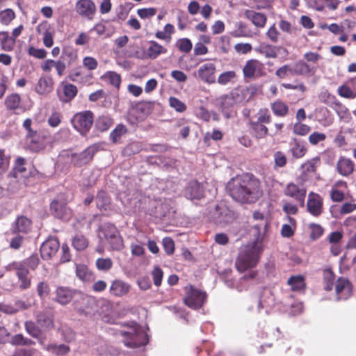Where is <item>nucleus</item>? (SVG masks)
<instances>
[{"label":"nucleus","mask_w":356,"mask_h":356,"mask_svg":"<svg viewBox=\"0 0 356 356\" xmlns=\"http://www.w3.org/2000/svg\"><path fill=\"white\" fill-rule=\"evenodd\" d=\"M227 188L232 198L241 204L255 203L263 194L259 179L248 173L232 178Z\"/></svg>","instance_id":"1"},{"label":"nucleus","mask_w":356,"mask_h":356,"mask_svg":"<svg viewBox=\"0 0 356 356\" xmlns=\"http://www.w3.org/2000/svg\"><path fill=\"white\" fill-rule=\"evenodd\" d=\"M252 230L255 236L254 240L241 247L236 260V268L241 273L257 265L263 250L264 232L261 231V226L255 225L252 227Z\"/></svg>","instance_id":"2"},{"label":"nucleus","mask_w":356,"mask_h":356,"mask_svg":"<svg viewBox=\"0 0 356 356\" xmlns=\"http://www.w3.org/2000/svg\"><path fill=\"white\" fill-rule=\"evenodd\" d=\"M40 263L37 254H33L28 258L20 261H13L6 266L7 271H15L19 282V287L26 290L31 287L32 276L31 270H35Z\"/></svg>","instance_id":"3"},{"label":"nucleus","mask_w":356,"mask_h":356,"mask_svg":"<svg viewBox=\"0 0 356 356\" xmlns=\"http://www.w3.org/2000/svg\"><path fill=\"white\" fill-rule=\"evenodd\" d=\"M97 152V148L95 145L88 147L79 153L71 150H63L59 154V159L64 164L72 165L74 168H81L88 164L93 159Z\"/></svg>","instance_id":"4"},{"label":"nucleus","mask_w":356,"mask_h":356,"mask_svg":"<svg viewBox=\"0 0 356 356\" xmlns=\"http://www.w3.org/2000/svg\"><path fill=\"white\" fill-rule=\"evenodd\" d=\"M26 130L25 140L29 148L33 152H40L46 147L48 136L43 130H36L32 128V120L26 118L22 124Z\"/></svg>","instance_id":"5"},{"label":"nucleus","mask_w":356,"mask_h":356,"mask_svg":"<svg viewBox=\"0 0 356 356\" xmlns=\"http://www.w3.org/2000/svg\"><path fill=\"white\" fill-rule=\"evenodd\" d=\"M98 236L101 240L105 239L114 250H120L123 248V240L115 225L107 222L99 228Z\"/></svg>","instance_id":"6"},{"label":"nucleus","mask_w":356,"mask_h":356,"mask_svg":"<svg viewBox=\"0 0 356 356\" xmlns=\"http://www.w3.org/2000/svg\"><path fill=\"white\" fill-rule=\"evenodd\" d=\"M121 334L124 337L123 343L127 348H136L148 343L147 335L138 324L132 326L129 332H122Z\"/></svg>","instance_id":"7"},{"label":"nucleus","mask_w":356,"mask_h":356,"mask_svg":"<svg viewBox=\"0 0 356 356\" xmlns=\"http://www.w3.org/2000/svg\"><path fill=\"white\" fill-rule=\"evenodd\" d=\"M184 304L193 309H200L207 302V294L191 284L184 287Z\"/></svg>","instance_id":"8"},{"label":"nucleus","mask_w":356,"mask_h":356,"mask_svg":"<svg viewBox=\"0 0 356 356\" xmlns=\"http://www.w3.org/2000/svg\"><path fill=\"white\" fill-rule=\"evenodd\" d=\"M216 102L223 115L229 118L236 113V107L241 102V99L236 92H232L229 94L220 96L217 99Z\"/></svg>","instance_id":"9"},{"label":"nucleus","mask_w":356,"mask_h":356,"mask_svg":"<svg viewBox=\"0 0 356 356\" xmlns=\"http://www.w3.org/2000/svg\"><path fill=\"white\" fill-rule=\"evenodd\" d=\"M94 115L90 111H84L74 115L71 120L73 127L82 136L86 135L92 127Z\"/></svg>","instance_id":"10"},{"label":"nucleus","mask_w":356,"mask_h":356,"mask_svg":"<svg viewBox=\"0 0 356 356\" xmlns=\"http://www.w3.org/2000/svg\"><path fill=\"white\" fill-rule=\"evenodd\" d=\"M283 193L285 196L292 199L299 206L304 207L307 189L303 184L289 182L284 188Z\"/></svg>","instance_id":"11"},{"label":"nucleus","mask_w":356,"mask_h":356,"mask_svg":"<svg viewBox=\"0 0 356 356\" xmlns=\"http://www.w3.org/2000/svg\"><path fill=\"white\" fill-rule=\"evenodd\" d=\"M243 74L248 79L261 77L266 74L264 64L257 59L248 60L243 67Z\"/></svg>","instance_id":"12"},{"label":"nucleus","mask_w":356,"mask_h":356,"mask_svg":"<svg viewBox=\"0 0 356 356\" xmlns=\"http://www.w3.org/2000/svg\"><path fill=\"white\" fill-rule=\"evenodd\" d=\"M212 217L216 224L221 225L229 224L236 218L235 213L223 204L216 206Z\"/></svg>","instance_id":"13"},{"label":"nucleus","mask_w":356,"mask_h":356,"mask_svg":"<svg viewBox=\"0 0 356 356\" xmlns=\"http://www.w3.org/2000/svg\"><path fill=\"white\" fill-rule=\"evenodd\" d=\"M77 291L69 286H58L54 291V301L60 305L69 304L76 294Z\"/></svg>","instance_id":"14"},{"label":"nucleus","mask_w":356,"mask_h":356,"mask_svg":"<svg viewBox=\"0 0 356 356\" xmlns=\"http://www.w3.org/2000/svg\"><path fill=\"white\" fill-rule=\"evenodd\" d=\"M307 209L313 216H320L323 211V197L318 193L310 192L308 195Z\"/></svg>","instance_id":"15"},{"label":"nucleus","mask_w":356,"mask_h":356,"mask_svg":"<svg viewBox=\"0 0 356 356\" xmlns=\"http://www.w3.org/2000/svg\"><path fill=\"white\" fill-rule=\"evenodd\" d=\"M60 243L56 237L48 238L40 246V255L44 260L51 259L57 253Z\"/></svg>","instance_id":"16"},{"label":"nucleus","mask_w":356,"mask_h":356,"mask_svg":"<svg viewBox=\"0 0 356 356\" xmlns=\"http://www.w3.org/2000/svg\"><path fill=\"white\" fill-rule=\"evenodd\" d=\"M337 94L342 98L354 99L356 98V76L351 77L337 88Z\"/></svg>","instance_id":"17"},{"label":"nucleus","mask_w":356,"mask_h":356,"mask_svg":"<svg viewBox=\"0 0 356 356\" xmlns=\"http://www.w3.org/2000/svg\"><path fill=\"white\" fill-rule=\"evenodd\" d=\"M353 286L350 282L343 277L337 280L335 291L339 300H346L352 294Z\"/></svg>","instance_id":"18"},{"label":"nucleus","mask_w":356,"mask_h":356,"mask_svg":"<svg viewBox=\"0 0 356 356\" xmlns=\"http://www.w3.org/2000/svg\"><path fill=\"white\" fill-rule=\"evenodd\" d=\"M35 319L38 325L46 331L54 328V315L50 311L39 312L35 316Z\"/></svg>","instance_id":"19"},{"label":"nucleus","mask_w":356,"mask_h":356,"mask_svg":"<svg viewBox=\"0 0 356 356\" xmlns=\"http://www.w3.org/2000/svg\"><path fill=\"white\" fill-rule=\"evenodd\" d=\"M215 72L216 65L211 63L201 65L197 70L198 77L209 84L213 83L216 81Z\"/></svg>","instance_id":"20"},{"label":"nucleus","mask_w":356,"mask_h":356,"mask_svg":"<svg viewBox=\"0 0 356 356\" xmlns=\"http://www.w3.org/2000/svg\"><path fill=\"white\" fill-rule=\"evenodd\" d=\"M54 81L50 76H42L38 81L35 91L41 95H47L49 94L54 89Z\"/></svg>","instance_id":"21"},{"label":"nucleus","mask_w":356,"mask_h":356,"mask_svg":"<svg viewBox=\"0 0 356 356\" xmlns=\"http://www.w3.org/2000/svg\"><path fill=\"white\" fill-rule=\"evenodd\" d=\"M58 96L59 99L64 103L71 102L77 95L78 89L76 86L68 83H62V90H58Z\"/></svg>","instance_id":"22"},{"label":"nucleus","mask_w":356,"mask_h":356,"mask_svg":"<svg viewBox=\"0 0 356 356\" xmlns=\"http://www.w3.org/2000/svg\"><path fill=\"white\" fill-rule=\"evenodd\" d=\"M337 171L343 177L350 176L354 171L355 163L349 158L345 156H340L337 163Z\"/></svg>","instance_id":"23"},{"label":"nucleus","mask_w":356,"mask_h":356,"mask_svg":"<svg viewBox=\"0 0 356 356\" xmlns=\"http://www.w3.org/2000/svg\"><path fill=\"white\" fill-rule=\"evenodd\" d=\"M307 151V147L304 141L298 138L292 139L289 152L293 159H300L303 158L306 155Z\"/></svg>","instance_id":"24"},{"label":"nucleus","mask_w":356,"mask_h":356,"mask_svg":"<svg viewBox=\"0 0 356 356\" xmlns=\"http://www.w3.org/2000/svg\"><path fill=\"white\" fill-rule=\"evenodd\" d=\"M320 163L321 159L319 156H315L312 159L306 161L300 167L302 170L301 176L304 179H307L312 174L316 173Z\"/></svg>","instance_id":"25"},{"label":"nucleus","mask_w":356,"mask_h":356,"mask_svg":"<svg viewBox=\"0 0 356 356\" xmlns=\"http://www.w3.org/2000/svg\"><path fill=\"white\" fill-rule=\"evenodd\" d=\"M76 10L82 17L91 19L95 13L96 8L93 1H77Z\"/></svg>","instance_id":"26"},{"label":"nucleus","mask_w":356,"mask_h":356,"mask_svg":"<svg viewBox=\"0 0 356 356\" xmlns=\"http://www.w3.org/2000/svg\"><path fill=\"white\" fill-rule=\"evenodd\" d=\"M316 118L323 127H329L334 122V117L330 111L326 107H321L316 110Z\"/></svg>","instance_id":"27"},{"label":"nucleus","mask_w":356,"mask_h":356,"mask_svg":"<svg viewBox=\"0 0 356 356\" xmlns=\"http://www.w3.org/2000/svg\"><path fill=\"white\" fill-rule=\"evenodd\" d=\"M280 47L266 42H261L255 48V51L264 56L266 58H276Z\"/></svg>","instance_id":"28"},{"label":"nucleus","mask_w":356,"mask_h":356,"mask_svg":"<svg viewBox=\"0 0 356 356\" xmlns=\"http://www.w3.org/2000/svg\"><path fill=\"white\" fill-rule=\"evenodd\" d=\"M32 227V221L24 216H19L17 218L13 227V233H28Z\"/></svg>","instance_id":"29"},{"label":"nucleus","mask_w":356,"mask_h":356,"mask_svg":"<svg viewBox=\"0 0 356 356\" xmlns=\"http://www.w3.org/2000/svg\"><path fill=\"white\" fill-rule=\"evenodd\" d=\"M185 196L190 200H200L203 197V188L197 181L189 183L185 190Z\"/></svg>","instance_id":"30"},{"label":"nucleus","mask_w":356,"mask_h":356,"mask_svg":"<svg viewBox=\"0 0 356 356\" xmlns=\"http://www.w3.org/2000/svg\"><path fill=\"white\" fill-rule=\"evenodd\" d=\"M130 290V286L120 280H114L110 287V293L116 297L126 295Z\"/></svg>","instance_id":"31"},{"label":"nucleus","mask_w":356,"mask_h":356,"mask_svg":"<svg viewBox=\"0 0 356 356\" xmlns=\"http://www.w3.org/2000/svg\"><path fill=\"white\" fill-rule=\"evenodd\" d=\"M332 108L335 111L340 120L344 122H350L352 117L349 109L346 105L339 100H335L333 102Z\"/></svg>","instance_id":"32"},{"label":"nucleus","mask_w":356,"mask_h":356,"mask_svg":"<svg viewBox=\"0 0 356 356\" xmlns=\"http://www.w3.org/2000/svg\"><path fill=\"white\" fill-rule=\"evenodd\" d=\"M270 108L273 114L277 117L284 118L289 113L288 104L281 99H277L271 103Z\"/></svg>","instance_id":"33"},{"label":"nucleus","mask_w":356,"mask_h":356,"mask_svg":"<svg viewBox=\"0 0 356 356\" xmlns=\"http://www.w3.org/2000/svg\"><path fill=\"white\" fill-rule=\"evenodd\" d=\"M245 16L257 27H264L266 25L267 18L264 14L252 10H245Z\"/></svg>","instance_id":"34"},{"label":"nucleus","mask_w":356,"mask_h":356,"mask_svg":"<svg viewBox=\"0 0 356 356\" xmlns=\"http://www.w3.org/2000/svg\"><path fill=\"white\" fill-rule=\"evenodd\" d=\"M149 46L147 49V54L148 58L151 59H155L161 54H165L167 52V49L164 47L154 40L149 41Z\"/></svg>","instance_id":"35"},{"label":"nucleus","mask_w":356,"mask_h":356,"mask_svg":"<svg viewBox=\"0 0 356 356\" xmlns=\"http://www.w3.org/2000/svg\"><path fill=\"white\" fill-rule=\"evenodd\" d=\"M50 210L58 218H63L67 213L66 204L58 200H53L50 204Z\"/></svg>","instance_id":"36"},{"label":"nucleus","mask_w":356,"mask_h":356,"mask_svg":"<svg viewBox=\"0 0 356 356\" xmlns=\"http://www.w3.org/2000/svg\"><path fill=\"white\" fill-rule=\"evenodd\" d=\"M293 72L296 75L312 76L316 72V68L310 67L303 60H299L296 63V68L293 69Z\"/></svg>","instance_id":"37"},{"label":"nucleus","mask_w":356,"mask_h":356,"mask_svg":"<svg viewBox=\"0 0 356 356\" xmlns=\"http://www.w3.org/2000/svg\"><path fill=\"white\" fill-rule=\"evenodd\" d=\"M21 102V96L18 93L14 92L6 97L4 104L7 110L15 111L20 108Z\"/></svg>","instance_id":"38"},{"label":"nucleus","mask_w":356,"mask_h":356,"mask_svg":"<svg viewBox=\"0 0 356 356\" xmlns=\"http://www.w3.org/2000/svg\"><path fill=\"white\" fill-rule=\"evenodd\" d=\"M0 45L4 51H12L15 45L14 38L9 35L8 31L0 32Z\"/></svg>","instance_id":"39"},{"label":"nucleus","mask_w":356,"mask_h":356,"mask_svg":"<svg viewBox=\"0 0 356 356\" xmlns=\"http://www.w3.org/2000/svg\"><path fill=\"white\" fill-rule=\"evenodd\" d=\"M111 204L110 197L104 191H100L97 193L96 197V205L100 211H107L109 209Z\"/></svg>","instance_id":"40"},{"label":"nucleus","mask_w":356,"mask_h":356,"mask_svg":"<svg viewBox=\"0 0 356 356\" xmlns=\"http://www.w3.org/2000/svg\"><path fill=\"white\" fill-rule=\"evenodd\" d=\"M250 128L253 136L257 139L264 138L268 135V129L264 124L250 122Z\"/></svg>","instance_id":"41"},{"label":"nucleus","mask_w":356,"mask_h":356,"mask_svg":"<svg viewBox=\"0 0 356 356\" xmlns=\"http://www.w3.org/2000/svg\"><path fill=\"white\" fill-rule=\"evenodd\" d=\"M44 350L56 356H60L68 353L70 348L65 344L56 345L55 343H49L44 347Z\"/></svg>","instance_id":"42"},{"label":"nucleus","mask_w":356,"mask_h":356,"mask_svg":"<svg viewBox=\"0 0 356 356\" xmlns=\"http://www.w3.org/2000/svg\"><path fill=\"white\" fill-rule=\"evenodd\" d=\"M287 284L293 291H301L305 289V280L301 275L291 276L289 278Z\"/></svg>","instance_id":"43"},{"label":"nucleus","mask_w":356,"mask_h":356,"mask_svg":"<svg viewBox=\"0 0 356 356\" xmlns=\"http://www.w3.org/2000/svg\"><path fill=\"white\" fill-rule=\"evenodd\" d=\"M335 275L331 268L324 269L323 271V280L324 284V289L330 291L333 289L334 280Z\"/></svg>","instance_id":"44"},{"label":"nucleus","mask_w":356,"mask_h":356,"mask_svg":"<svg viewBox=\"0 0 356 356\" xmlns=\"http://www.w3.org/2000/svg\"><path fill=\"white\" fill-rule=\"evenodd\" d=\"M289 224H284L281 229V234L283 237L290 238L293 236L296 227V220L294 218L288 216Z\"/></svg>","instance_id":"45"},{"label":"nucleus","mask_w":356,"mask_h":356,"mask_svg":"<svg viewBox=\"0 0 356 356\" xmlns=\"http://www.w3.org/2000/svg\"><path fill=\"white\" fill-rule=\"evenodd\" d=\"M10 343L13 346H31L35 344V342L29 338L25 337L22 334H17L11 337Z\"/></svg>","instance_id":"46"},{"label":"nucleus","mask_w":356,"mask_h":356,"mask_svg":"<svg viewBox=\"0 0 356 356\" xmlns=\"http://www.w3.org/2000/svg\"><path fill=\"white\" fill-rule=\"evenodd\" d=\"M62 57L67 63L68 66L74 65L78 61V54L76 50L72 48H65L62 52Z\"/></svg>","instance_id":"47"},{"label":"nucleus","mask_w":356,"mask_h":356,"mask_svg":"<svg viewBox=\"0 0 356 356\" xmlns=\"http://www.w3.org/2000/svg\"><path fill=\"white\" fill-rule=\"evenodd\" d=\"M24 328L26 332L32 337L39 339L42 335V330L35 322L29 321L24 323Z\"/></svg>","instance_id":"48"},{"label":"nucleus","mask_w":356,"mask_h":356,"mask_svg":"<svg viewBox=\"0 0 356 356\" xmlns=\"http://www.w3.org/2000/svg\"><path fill=\"white\" fill-rule=\"evenodd\" d=\"M113 122L109 115H101L97 119L95 126L99 131H105L112 126Z\"/></svg>","instance_id":"49"},{"label":"nucleus","mask_w":356,"mask_h":356,"mask_svg":"<svg viewBox=\"0 0 356 356\" xmlns=\"http://www.w3.org/2000/svg\"><path fill=\"white\" fill-rule=\"evenodd\" d=\"M76 275L83 282L89 281L91 279L92 273L84 264H77L76 266Z\"/></svg>","instance_id":"50"},{"label":"nucleus","mask_w":356,"mask_h":356,"mask_svg":"<svg viewBox=\"0 0 356 356\" xmlns=\"http://www.w3.org/2000/svg\"><path fill=\"white\" fill-rule=\"evenodd\" d=\"M127 128L122 124H118L110 134V138L113 143L119 142L122 136L127 133Z\"/></svg>","instance_id":"51"},{"label":"nucleus","mask_w":356,"mask_h":356,"mask_svg":"<svg viewBox=\"0 0 356 356\" xmlns=\"http://www.w3.org/2000/svg\"><path fill=\"white\" fill-rule=\"evenodd\" d=\"M274 169L282 168L287 164V157L284 152L279 150L273 154Z\"/></svg>","instance_id":"52"},{"label":"nucleus","mask_w":356,"mask_h":356,"mask_svg":"<svg viewBox=\"0 0 356 356\" xmlns=\"http://www.w3.org/2000/svg\"><path fill=\"white\" fill-rule=\"evenodd\" d=\"M72 245L76 250L82 251L88 247V241L84 236L76 234L72 240Z\"/></svg>","instance_id":"53"},{"label":"nucleus","mask_w":356,"mask_h":356,"mask_svg":"<svg viewBox=\"0 0 356 356\" xmlns=\"http://www.w3.org/2000/svg\"><path fill=\"white\" fill-rule=\"evenodd\" d=\"M309 228L310 229L309 238L312 241L318 239L324 233L323 227L319 224L310 223Z\"/></svg>","instance_id":"54"},{"label":"nucleus","mask_w":356,"mask_h":356,"mask_svg":"<svg viewBox=\"0 0 356 356\" xmlns=\"http://www.w3.org/2000/svg\"><path fill=\"white\" fill-rule=\"evenodd\" d=\"M293 75H294L293 68L288 64L281 66L275 72V76L281 79H286Z\"/></svg>","instance_id":"55"},{"label":"nucleus","mask_w":356,"mask_h":356,"mask_svg":"<svg viewBox=\"0 0 356 356\" xmlns=\"http://www.w3.org/2000/svg\"><path fill=\"white\" fill-rule=\"evenodd\" d=\"M211 115L213 116V119L214 120H218V116L217 113H213L212 114L203 106H201L199 107L197 113V117L200 119L205 121L209 122L211 118Z\"/></svg>","instance_id":"56"},{"label":"nucleus","mask_w":356,"mask_h":356,"mask_svg":"<svg viewBox=\"0 0 356 356\" xmlns=\"http://www.w3.org/2000/svg\"><path fill=\"white\" fill-rule=\"evenodd\" d=\"M311 131V127L301 123V122H298L294 124L293 127V133L296 135L305 136L307 135Z\"/></svg>","instance_id":"57"},{"label":"nucleus","mask_w":356,"mask_h":356,"mask_svg":"<svg viewBox=\"0 0 356 356\" xmlns=\"http://www.w3.org/2000/svg\"><path fill=\"white\" fill-rule=\"evenodd\" d=\"M15 14L12 9L7 8L0 12V23L8 25L15 19Z\"/></svg>","instance_id":"58"},{"label":"nucleus","mask_w":356,"mask_h":356,"mask_svg":"<svg viewBox=\"0 0 356 356\" xmlns=\"http://www.w3.org/2000/svg\"><path fill=\"white\" fill-rule=\"evenodd\" d=\"M95 264L98 270L104 271L109 270L113 267V261L110 258H99Z\"/></svg>","instance_id":"59"},{"label":"nucleus","mask_w":356,"mask_h":356,"mask_svg":"<svg viewBox=\"0 0 356 356\" xmlns=\"http://www.w3.org/2000/svg\"><path fill=\"white\" fill-rule=\"evenodd\" d=\"M169 104L170 107L173 108L177 112L179 113H183L186 111L187 108L183 102L175 97H170L169 98Z\"/></svg>","instance_id":"60"},{"label":"nucleus","mask_w":356,"mask_h":356,"mask_svg":"<svg viewBox=\"0 0 356 356\" xmlns=\"http://www.w3.org/2000/svg\"><path fill=\"white\" fill-rule=\"evenodd\" d=\"M272 120V116L268 108L260 109L257 113V122L261 124H268Z\"/></svg>","instance_id":"61"},{"label":"nucleus","mask_w":356,"mask_h":356,"mask_svg":"<svg viewBox=\"0 0 356 356\" xmlns=\"http://www.w3.org/2000/svg\"><path fill=\"white\" fill-rule=\"evenodd\" d=\"M105 77L108 79L111 85L119 89L121 84V76L115 72H108L105 74Z\"/></svg>","instance_id":"62"},{"label":"nucleus","mask_w":356,"mask_h":356,"mask_svg":"<svg viewBox=\"0 0 356 356\" xmlns=\"http://www.w3.org/2000/svg\"><path fill=\"white\" fill-rule=\"evenodd\" d=\"M326 135L324 133L314 131L312 133L308 138L309 143L312 145H316L326 140Z\"/></svg>","instance_id":"63"},{"label":"nucleus","mask_w":356,"mask_h":356,"mask_svg":"<svg viewBox=\"0 0 356 356\" xmlns=\"http://www.w3.org/2000/svg\"><path fill=\"white\" fill-rule=\"evenodd\" d=\"M177 47L179 50L184 53H188L191 51L193 44L191 41L188 38H182L177 41Z\"/></svg>","instance_id":"64"}]
</instances>
